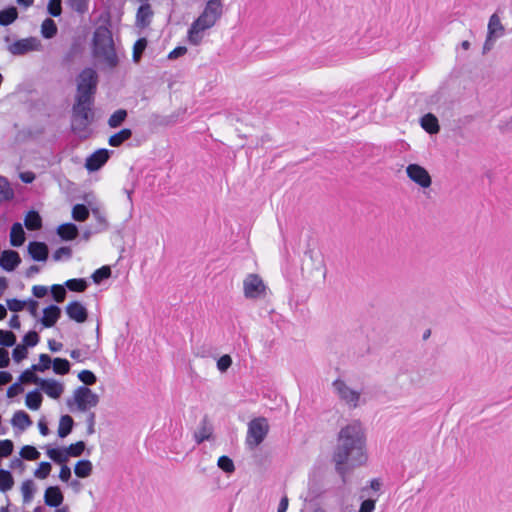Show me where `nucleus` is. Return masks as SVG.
Wrapping results in <instances>:
<instances>
[{
    "label": "nucleus",
    "mask_w": 512,
    "mask_h": 512,
    "mask_svg": "<svg viewBox=\"0 0 512 512\" xmlns=\"http://www.w3.org/2000/svg\"><path fill=\"white\" fill-rule=\"evenodd\" d=\"M366 439L359 422L343 427L338 435L333 453L336 471L344 477L349 468L362 466L367 462Z\"/></svg>",
    "instance_id": "f257e3e1"
},
{
    "label": "nucleus",
    "mask_w": 512,
    "mask_h": 512,
    "mask_svg": "<svg viewBox=\"0 0 512 512\" xmlns=\"http://www.w3.org/2000/svg\"><path fill=\"white\" fill-rule=\"evenodd\" d=\"M92 55L104 68L114 69L119 64V51L112 32L106 26L95 29L92 39Z\"/></svg>",
    "instance_id": "f03ea898"
},
{
    "label": "nucleus",
    "mask_w": 512,
    "mask_h": 512,
    "mask_svg": "<svg viewBox=\"0 0 512 512\" xmlns=\"http://www.w3.org/2000/svg\"><path fill=\"white\" fill-rule=\"evenodd\" d=\"M223 5L221 0L207 1L203 11L188 29V41L192 45H199L205 35V31L211 29L221 18Z\"/></svg>",
    "instance_id": "7ed1b4c3"
},
{
    "label": "nucleus",
    "mask_w": 512,
    "mask_h": 512,
    "mask_svg": "<svg viewBox=\"0 0 512 512\" xmlns=\"http://www.w3.org/2000/svg\"><path fill=\"white\" fill-rule=\"evenodd\" d=\"M93 100L75 99L71 115V129L79 137H87L93 121Z\"/></svg>",
    "instance_id": "20e7f679"
},
{
    "label": "nucleus",
    "mask_w": 512,
    "mask_h": 512,
    "mask_svg": "<svg viewBox=\"0 0 512 512\" xmlns=\"http://www.w3.org/2000/svg\"><path fill=\"white\" fill-rule=\"evenodd\" d=\"M99 403V396L87 386H79L70 398L67 399V406L71 412H87L96 407Z\"/></svg>",
    "instance_id": "39448f33"
},
{
    "label": "nucleus",
    "mask_w": 512,
    "mask_h": 512,
    "mask_svg": "<svg viewBox=\"0 0 512 512\" xmlns=\"http://www.w3.org/2000/svg\"><path fill=\"white\" fill-rule=\"evenodd\" d=\"M98 84V75L93 68H85L77 79L76 99L93 100Z\"/></svg>",
    "instance_id": "423d86ee"
},
{
    "label": "nucleus",
    "mask_w": 512,
    "mask_h": 512,
    "mask_svg": "<svg viewBox=\"0 0 512 512\" xmlns=\"http://www.w3.org/2000/svg\"><path fill=\"white\" fill-rule=\"evenodd\" d=\"M268 431L269 425L265 418L259 417L251 420L248 424L246 444L251 449L256 448L263 442L268 434Z\"/></svg>",
    "instance_id": "0eeeda50"
},
{
    "label": "nucleus",
    "mask_w": 512,
    "mask_h": 512,
    "mask_svg": "<svg viewBox=\"0 0 512 512\" xmlns=\"http://www.w3.org/2000/svg\"><path fill=\"white\" fill-rule=\"evenodd\" d=\"M332 387L338 398L350 409H354L360 405L361 392L351 388L343 380H335L332 383Z\"/></svg>",
    "instance_id": "6e6552de"
},
{
    "label": "nucleus",
    "mask_w": 512,
    "mask_h": 512,
    "mask_svg": "<svg viewBox=\"0 0 512 512\" xmlns=\"http://www.w3.org/2000/svg\"><path fill=\"white\" fill-rule=\"evenodd\" d=\"M267 287L258 274L250 273L243 280V293L247 299H260L266 296Z\"/></svg>",
    "instance_id": "1a4fd4ad"
},
{
    "label": "nucleus",
    "mask_w": 512,
    "mask_h": 512,
    "mask_svg": "<svg viewBox=\"0 0 512 512\" xmlns=\"http://www.w3.org/2000/svg\"><path fill=\"white\" fill-rule=\"evenodd\" d=\"M34 386L52 399H59L64 392V384L55 379H43L34 375Z\"/></svg>",
    "instance_id": "9d476101"
},
{
    "label": "nucleus",
    "mask_w": 512,
    "mask_h": 512,
    "mask_svg": "<svg viewBox=\"0 0 512 512\" xmlns=\"http://www.w3.org/2000/svg\"><path fill=\"white\" fill-rule=\"evenodd\" d=\"M505 28L502 25L500 18L497 14H493L488 23V34L483 45V53H487L490 51L496 39L502 37L504 35Z\"/></svg>",
    "instance_id": "9b49d317"
},
{
    "label": "nucleus",
    "mask_w": 512,
    "mask_h": 512,
    "mask_svg": "<svg viewBox=\"0 0 512 512\" xmlns=\"http://www.w3.org/2000/svg\"><path fill=\"white\" fill-rule=\"evenodd\" d=\"M406 173L409 179L421 188H429L432 184V179L428 171L418 164H409L406 167Z\"/></svg>",
    "instance_id": "f8f14e48"
},
{
    "label": "nucleus",
    "mask_w": 512,
    "mask_h": 512,
    "mask_svg": "<svg viewBox=\"0 0 512 512\" xmlns=\"http://www.w3.org/2000/svg\"><path fill=\"white\" fill-rule=\"evenodd\" d=\"M404 375L413 387H423L432 376V371L426 367H417L407 370Z\"/></svg>",
    "instance_id": "ddd939ff"
},
{
    "label": "nucleus",
    "mask_w": 512,
    "mask_h": 512,
    "mask_svg": "<svg viewBox=\"0 0 512 512\" xmlns=\"http://www.w3.org/2000/svg\"><path fill=\"white\" fill-rule=\"evenodd\" d=\"M110 152L107 149H98L87 157L85 167L88 171L93 172L99 170L109 159Z\"/></svg>",
    "instance_id": "4468645a"
},
{
    "label": "nucleus",
    "mask_w": 512,
    "mask_h": 512,
    "mask_svg": "<svg viewBox=\"0 0 512 512\" xmlns=\"http://www.w3.org/2000/svg\"><path fill=\"white\" fill-rule=\"evenodd\" d=\"M65 312L69 319L77 323L85 322L88 317V311L86 307L79 301H72L68 303L65 307Z\"/></svg>",
    "instance_id": "2eb2a0df"
},
{
    "label": "nucleus",
    "mask_w": 512,
    "mask_h": 512,
    "mask_svg": "<svg viewBox=\"0 0 512 512\" xmlns=\"http://www.w3.org/2000/svg\"><path fill=\"white\" fill-rule=\"evenodd\" d=\"M23 383L32 384V367L25 369L21 373L19 381L9 386L7 396L9 398H14L20 395L24 391Z\"/></svg>",
    "instance_id": "dca6fc26"
},
{
    "label": "nucleus",
    "mask_w": 512,
    "mask_h": 512,
    "mask_svg": "<svg viewBox=\"0 0 512 512\" xmlns=\"http://www.w3.org/2000/svg\"><path fill=\"white\" fill-rule=\"evenodd\" d=\"M20 261V256L15 250H4L0 254V267L7 272L14 271Z\"/></svg>",
    "instance_id": "f3484780"
},
{
    "label": "nucleus",
    "mask_w": 512,
    "mask_h": 512,
    "mask_svg": "<svg viewBox=\"0 0 512 512\" xmlns=\"http://www.w3.org/2000/svg\"><path fill=\"white\" fill-rule=\"evenodd\" d=\"M64 495L58 486H49L44 492V503L53 508H58L63 504Z\"/></svg>",
    "instance_id": "a211bd4d"
},
{
    "label": "nucleus",
    "mask_w": 512,
    "mask_h": 512,
    "mask_svg": "<svg viewBox=\"0 0 512 512\" xmlns=\"http://www.w3.org/2000/svg\"><path fill=\"white\" fill-rule=\"evenodd\" d=\"M24 345H16L12 351V358L19 363L27 357V349L32 347V329L28 330L23 336Z\"/></svg>",
    "instance_id": "6ab92c4d"
},
{
    "label": "nucleus",
    "mask_w": 512,
    "mask_h": 512,
    "mask_svg": "<svg viewBox=\"0 0 512 512\" xmlns=\"http://www.w3.org/2000/svg\"><path fill=\"white\" fill-rule=\"evenodd\" d=\"M61 316V309L56 305H49L43 310L41 323L44 327H52Z\"/></svg>",
    "instance_id": "aec40b11"
},
{
    "label": "nucleus",
    "mask_w": 512,
    "mask_h": 512,
    "mask_svg": "<svg viewBox=\"0 0 512 512\" xmlns=\"http://www.w3.org/2000/svg\"><path fill=\"white\" fill-rule=\"evenodd\" d=\"M25 241V232L20 222L12 224L10 229V244L13 247H20Z\"/></svg>",
    "instance_id": "412c9836"
},
{
    "label": "nucleus",
    "mask_w": 512,
    "mask_h": 512,
    "mask_svg": "<svg viewBox=\"0 0 512 512\" xmlns=\"http://www.w3.org/2000/svg\"><path fill=\"white\" fill-rule=\"evenodd\" d=\"M7 309L12 312H20L24 309L32 314V297H29L25 300H20L17 298H12L7 300Z\"/></svg>",
    "instance_id": "4be33fe9"
},
{
    "label": "nucleus",
    "mask_w": 512,
    "mask_h": 512,
    "mask_svg": "<svg viewBox=\"0 0 512 512\" xmlns=\"http://www.w3.org/2000/svg\"><path fill=\"white\" fill-rule=\"evenodd\" d=\"M9 51L13 55H23L32 51V37L15 41L9 46Z\"/></svg>",
    "instance_id": "5701e85b"
},
{
    "label": "nucleus",
    "mask_w": 512,
    "mask_h": 512,
    "mask_svg": "<svg viewBox=\"0 0 512 512\" xmlns=\"http://www.w3.org/2000/svg\"><path fill=\"white\" fill-rule=\"evenodd\" d=\"M78 228L73 223H65L57 228V234L62 240H73L78 236Z\"/></svg>",
    "instance_id": "b1692460"
},
{
    "label": "nucleus",
    "mask_w": 512,
    "mask_h": 512,
    "mask_svg": "<svg viewBox=\"0 0 512 512\" xmlns=\"http://www.w3.org/2000/svg\"><path fill=\"white\" fill-rule=\"evenodd\" d=\"M152 17V10L149 4H143L138 8L136 20L137 25L140 27H146L150 24Z\"/></svg>",
    "instance_id": "393cba45"
},
{
    "label": "nucleus",
    "mask_w": 512,
    "mask_h": 512,
    "mask_svg": "<svg viewBox=\"0 0 512 512\" xmlns=\"http://www.w3.org/2000/svg\"><path fill=\"white\" fill-rule=\"evenodd\" d=\"M11 424L13 425L14 428L23 430L30 426L32 424V421L30 419V416L26 412L19 410L14 413L11 419Z\"/></svg>",
    "instance_id": "a878e982"
},
{
    "label": "nucleus",
    "mask_w": 512,
    "mask_h": 512,
    "mask_svg": "<svg viewBox=\"0 0 512 512\" xmlns=\"http://www.w3.org/2000/svg\"><path fill=\"white\" fill-rule=\"evenodd\" d=\"M18 17V11L15 7H7L0 10V25L1 26H9L11 25Z\"/></svg>",
    "instance_id": "bb28decb"
},
{
    "label": "nucleus",
    "mask_w": 512,
    "mask_h": 512,
    "mask_svg": "<svg viewBox=\"0 0 512 512\" xmlns=\"http://www.w3.org/2000/svg\"><path fill=\"white\" fill-rule=\"evenodd\" d=\"M93 465L90 460H80L75 464L74 473L79 478H87L91 475Z\"/></svg>",
    "instance_id": "cd10ccee"
},
{
    "label": "nucleus",
    "mask_w": 512,
    "mask_h": 512,
    "mask_svg": "<svg viewBox=\"0 0 512 512\" xmlns=\"http://www.w3.org/2000/svg\"><path fill=\"white\" fill-rule=\"evenodd\" d=\"M422 128L430 134L439 131V124L437 118L433 114H426L421 118Z\"/></svg>",
    "instance_id": "c85d7f7f"
},
{
    "label": "nucleus",
    "mask_w": 512,
    "mask_h": 512,
    "mask_svg": "<svg viewBox=\"0 0 512 512\" xmlns=\"http://www.w3.org/2000/svg\"><path fill=\"white\" fill-rule=\"evenodd\" d=\"M212 428L209 425L206 418H204L200 424V427L195 432L194 437L198 444L202 443L205 440H208L211 436Z\"/></svg>",
    "instance_id": "c756f323"
},
{
    "label": "nucleus",
    "mask_w": 512,
    "mask_h": 512,
    "mask_svg": "<svg viewBox=\"0 0 512 512\" xmlns=\"http://www.w3.org/2000/svg\"><path fill=\"white\" fill-rule=\"evenodd\" d=\"M74 425L73 418L69 415H63L59 421L58 435L61 438L66 437L72 431Z\"/></svg>",
    "instance_id": "7c9ffc66"
},
{
    "label": "nucleus",
    "mask_w": 512,
    "mask_h": 512,
    "mask_svg": "<svg viewBox=\"0 0 512 512\" xmlns=\"http://www.w3.org/2000/svg\"><path fill=\"white\" fill-rule=\"evenodd\" d=\"M131 136H132V131L128 128H125V129H122L121 131H119L118 133L110 136L108 143H109V145H111L113 147H118L123 142L130 139Z\"/></svg>",
    "instance_id": "2f4dec72"
},
{
    "label": "nucleus",
    "mask_w": 512,
    "mask_h": 512,
    "mask_svg": "<svg viewBox=\"0 0 512 512\" xmlns=\"http://www.w3.org/2000/svg\"><path fill=\"white\" fill-rule=\"evenodd\" d=\"M13 98L20 103H24L28 110L32 108V100H31V91L26 90L22 87H18V89L13 93Z\"/></svg>",
    "instance_id": "473e14b6"
},
{
    "label": "nucleus",
    "mask_w": 512,
    "mask_h": 512,
    "mask_svg": "<svg viewBox=\"0 0 512 512\" xmlns=\"http://www.w3.org/2000/svg\"><path fill=\"white\" fill-rule=\"evenodd\" d=\"M14 197V192L10 187L8 179L4 176H0V202L10 201Z\"/></svg>",
    "instance_id": "72a5a7b5"
},
{
    "label": "nucleus",
    "mask_w": 512,
    "mask_h": 512,
    "mask_svg": "<svg viewBox=\"0 0 512 512\" xmlns=\"http://www.w3.org/2000/svg\"><path fill=\"white\" fill-rule=\"evenodd\" d=\"M57 33V26L54 20L47 18L41 25V34L44 38L50 39Z\"/></svg>",
    "instance_id": "f704fd0d"
},
{
    "label": "nucleus",
    "mask_w": 512,
    "mask_h": 512,
    "mask_svg": "<svg viewBox=\"0 0 512 512\" xmlns=\"http://www.w3.org/2000/svg\"><path fill=\"white\" fill-rule=\"evenodd\" d=\"M14 480L10 471L0 469V491L7 492L13 487Z\"/></svg>",
    "instance_id": "c9c22d12"
},
{
    "label": "nucleus",
    "mask_w": 512,
    "mask_h": 512,
    "mask_svg": "<svg viewBox=\"0 0 512 512\" xmlns=\"http://www.w3.org/2000/svg\"><path fill=\"white\" fill-rule=\"evenodd\" d=\"M47 453L50 459L58 464H65L68 461L65 448H52Z\"/></svg>",
    "instance_id": "e433bc0d"
},
{
    "label": "nucleus",
    "mask_w": 512,
    "mask_h": 512,
    "mask_svg": "<svg viewBox=\"0 0 512 512\" xmlns=\"http://www.w3.org/2000/svg\"><path fill=\"white\" fill-rule=\"evenodd\" d=\"M87 286V282L83 278L69 279L65 282V287L74 292H83L86 290Z\"/></svg>",
    "instance_id": "4c0bfd02"
},
{
    "label": "nucleus",
    "mask_w": 512,
    "mask_h": 512,
    "mask_svg": "<svg viewBox=\"0 0 512 512\" xmlns=\"http://www.w3.org/2000/svg\"><path fill=\"white\" fill-rule=\"evenodd\" d=\"M89 216L88 208L83 204H76L72 208V218L75 221H85Z\"/></svg>",
    "instance_id": "58836bf2"
},
{
    "label": "nucleus",
    "mask_w": 512,
    "mask_h": 512,
    "mask_svg": "<svg viewBox=\"0 0 512 512\" xmlns=\"http://www.w3.org/2000/svg\"><path fill=\"white\" fill-rule=\"evenodd\" d=\"M92 215L98 223V232L105 231L108 228V222L106 220L105 213L98 207H93L91 209Z\"/></svg>",
    "instance_id": "ea45409f"
},
{
    "label": "nucleus",
    "mask_w": 512,
    "mask_h": 512,
    "mask_svg": "<svg viewBox=\"0 0 512 512\" xmlns=\"http://www.w3.org/2000/svg\"><path fill=\"white\" fill-rule=\"evenodd\" d=\"M127 117V112L124 109L115 111L108 120V125L111 128H117L120 126Z\"/></svg>",
    "instance_id": "a19ab883"
},
{
    "label": "nucleus",
    "mask_w": 512,
    "mask_h": 512,
    "mask_svg": "<svg viewBox=\"0 0 512 512\" xmlns=\"http://www.w3.org/2000/svg\"><path fill=\"white\" fill-rule=\"evenodd\" d=\"M53 371L56 374L64 375L67 374L70 370V363L66 359L55 358L52 362Z\"/></svg>",
    "instance_id": "79ce46f5"
},
{
    "label": "nucleus",
    "mask_w": 512,
    "mask_h": 512,
    "mask_svg": "<svg viewBox=\"0 0 512 512\" xmlns=\"http://www.w3.org/2000/svg\"><path fill=\"white\" fill-rule=\"evenodd\" d=\"M16 343V336L12 331L0 329V345L12 347Z\"/></svg>",
    "instance_id": "37998d69"
},
{
    "label": "nucleus",
    "mask_w": 512,
    "mask_h": 512,
    "mask_svg": "<svg viewBox=\"0 0 512 512\" xmlns=\"http://www.w3.org/2000/svg\"><path fill=\"white\" fill-rule=\"evenodd\" d=\"M85 443L83 441H78L74 444L69 445L66 449L67 457H79L83 454L85 450Z\"/></svg>",
    "instance_id": "c03bdc74"
},
{
    "label": "nucleus",
    "mask_w": 512,
    "mask_h": 512,
    "mask_svg": "<svg viewBox=\"0 0 512 512\" xmlns=\"http://www.w3.org/2000/svg\"><path fill=\"white\" fill-rule=\"evenodd\" d=\"M47 256V246L44 243L34 241V261H44Z\"/></svg>",
    "instance_id": "a18cd8bd"
},
{
    "label": "nucleus",
    "mask_w": 512,
    "mask_h": 512,
    "mask_svg": "<svg viewBox=\"0 0 512 512\" xmlns=\"http://www.w3.org/2000/svg\"><path fill=\"white\" fill-rule=\"evenodd\" d=\"M111 276V269L109 266H102L101 268L94 271L92 274V280L94 283L99 284L103 280L109 278Z\"/></svg>",
    "instance_id": "49530a36"
},
{
    "label": "nucleus",
    "mask_w": 512,
    "mask_h": 512,
    "mask_svg": "<svg viewBox=\"0 0 512 512\" xmlns=\"http://www.w3.org/2000/svg\"><path fill=\"white\" fill-rule=\"evenodd\" d=\"M146 46H147V41L145 38H140L135 42V44L133 46V61L134 62H136V63L139 62Z\"/></svg>",
    "instance_id": "de8ad7c7"
},
{
    "label": "nucleus",
    "mask_w": 512,
    "mask_h": 512,
    "mask_svg": "<svg viewBox=\"0 0 512 512\" xmlns=\"http://www.w3.org/2000/svg\"><path fill=\"white\" fill-rule=\"evenodd\" d=\"M78 378L81 382L84 383L83 386L94 385L97 381V377L90 370H82L81 372H79Z\"/></svg>",
    "instance_id": "09e8293b"
},
{
    "label": "nucleus",
    "mask_w": 512,
    "mask_h": 512,
    "mask_svg": "<svg viewBox=\"0 0 512 512\" xmlns=\"http://www.w3.org/2000/svg\"><path fill=\"white\" fill-rule=\"evenodd\" d=\"M52 359L48 354H41L39 356V363L34 364V372L36 371H45L49 369L52 365Z\"/></svg>",
    "instance_id": "8fccbe9b"
},
{
    "label": "nucleus",
    "mask_w": 512,
    "mask_h": 512,
    "mask_svg": "<svg viewBox=\"0 0 512 512\" xmlns=\"http://www.w3.org/2000/svg\"><path fill=\"white\" fill-rule=\"evenodd\" d=\"M51 294H52V297L53 299L58 302V303H61L65 300V297H66V289H65V285H52L51 286Z\"/></svg>",
    "instance_id": "3c124183"
},
{
    "label": "nucleus",
    "mask_w": 512,
    "mask_h": 512,
    "mask_svg": "<svg viewBox=\"0 0 512 512\" xmlns=\"http://www.w3.org/2000/svg\"><path fill=\"white\" fill-rule=\"evenodd\" d=\"M217 464L226 473H232L235 470L234 463L228 456H221Z\"/></svg>",
    "instance_id": "603ef678"
},
{
    "label": "nucleus",
    "mask_w": 512,
    "mask_h": 512,
    "mask_svg": "<svg viewBox=\"0 0 512 512\" xmlns=\"http://www.w3.org/2000/svg\"><path fill=\"white\" fill-rule=\"evenodd\" d=\"M14 449V444L11 440H1L0 441V458L8 457L12 454Z\"/></svg>",
    "instance_id": "864d4df0"
},
{
    "label": "nucleus",
    "mask_w": 512,
    "mask_h": 512,
    "mask_svg": "<svg viewBox=\"0 0 512 512\" xmlns=\"http://www.w3.org/2000/svg\"><path fill=\"white\" fill-rule=\"evenodd\" d=\"M67 1H68L69 6L73 10H75L79 13H84L88 9V3L90 0H67Z\"/></svg>",
    "instance_id": "5fc2aeb1"
},
{
    "label": "nucleus",
    "mask_w": 512,
    "mask_h": 512,
    "mask_svg": "<svg viewBox=\"0 0 512 512\" xmlns=\"http://www.w3.org/2000/svg\"><path fill=\"white\" fill-rule=\"evenodd\" d=\"M51 471V464L49 462L40 463L39 467L34 471V476L44 479Z\"/></svg>",
    "instance_id": "6e6d98bb"
},
{
    "label": "nucleus",
    "mask_w": 512,
    "mask_h": 512,
    "mask_svg": "<svg viewBox=\"0 0 512 512\" xmlns=\"http://www.w3.org/2000/svg\"><path fill=\"white\" fill-rule=\"evenodd\" d=\"M231 365H232V358L228 354L221 356L217 361V368L222 373L226 372L230 368Z\"/></svg>",
    "instance_id": "4d7b16f0"
},
{
    "label": "nucleus",
    "mask_w": 512,
    "mask_h": 512,
    "mask_svg": "<svg viewBox=\"0 0 512 512\" xmlns=\"http://www.w3.org/2000/svg\"><path fill=\"white\" fill-rule=\"evenodd\" d=\"M72 255V250L69 247H60L53 253V259L60 261L63 258L69 259Z\"/></svg>",
    "instance_id": "13d9d810"
},
{
    "label": "nucleus",
    "mask_w": 512,
    "mask_h": 512,
    "mask_svg": "<svg viewBox=\"0 0 512 512\" xmlns=\"http://www.w3.org/2000/svg\"><path fill=\"white\" fill-rule=\"evenodd\" d=\"M48 12L54 17L59 16L62 12L61 0H49Z\"/></svg>",
    "instance_id": "bf43d9fd"
},
{
    "label": "nucleus",
    "mask_w": 512,
    "mask_h": 512,
    "mask_svg": "<svg viewBox=\"0 0 512 512\" xmlns=\"http://www.w3.org/2000/svg\"><path fill=\"white\" fill-rule=\"evenodd\" d=\"M22 493L25 502L32 499V479H26L22 484Z\"/></svg>",
    "instance_id": "052dcab7"
},
{
    "label": "nucleus",
    "mask_w": 512,
    "mask_h": 512,
    "mask_svg": "<svg viewBox=\"0 0 512 512\" xmlns=\"http://www.w3.org/2000/svg\"><path fill=\"white\" fill-rule=\"evenodd\" d=\"M95 419H96L95 413L89 412V414L87 415V418H86V424H87V433L90 435L95 432Z\"/></svg>",
    "instance_id": "680f3d73"
},
{
    "label": "nucleus",
    "mask_w": 512,
    "mask_h": 512,
    "mask_svg": "<svg viewBox=\"0 0 512 512\" xmlns=\"http://www.w3.org/2000/svg\"><path fill=\"white\" fill-rule=\"evenodd\" d=\"M375 509V501L371 499L364 500L358 512H373Z\"/></svg>",
    "instance_id": "e2e57ef3"
},
{
    "label": "nucleus",
    "mask_w": 512,
    "mask_h": 512,
    "mask_svg": "<svg viewBox=\"0 0 512 512\" xmlns=\"http://www.w3.org/2000/svg\"><path fill=\"white\" fill-rule=\"evenodd\" d=\"M71 478V469L67 465H62L59 473V479L68 482Z\"/></svg>",
    "instance_id": "0e129e2a"
},
{
    "label": "nucleus",
    "mask_w": 512,
    "mask_h": 512,
    "mask_svg": "<svg viewBox=\"0 0 512 512\" xmlns=\"http://www.w3.org/2000/svg\"><path fill=\"white\" fill-rule=\"evenodd\" d=\"M10 363L9 353L6 349L0 348V368H6Z\"/></svg>",
    "instance_id": "69168bd1"
},
{
    "label": "nucleus",
    "mask_w": 512,
    "mask_h": 512,
    "mask_svg": "<svg viewBox=\"0 0 512 512\" xmlns=\"http://www.w3.org/2000/svg\"><path fill=\"white\" fill-rule=\"evenodd\" d=\"M49 288L43 285H34V297L42 298L48 294Z\"/></svg>",
    "instance_id": "338daca9"
},
{
    "label": "nucleus",
    "mask_w": 512,
    "mask_h": 512,
    "mask_svg": "<svg viewBox=\"0 0 512 512\" xmlns=\"http://www.w3.org/2000/svg\"><path fill=\"white\" fill-rule=\"evenodd\" d=\"M186 52H187L186 47H177V48L173 49L169 53L168 58L169 59H176V58L184 55Z\"/></svg>",
    "instance_id": "774afa93"
}]
</instances>
